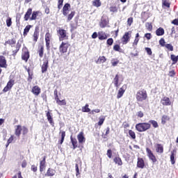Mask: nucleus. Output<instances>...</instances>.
Returning a JSON list of instances; mask_svg holds the SVG:
<instances>
[{"label":"nucleus","mask_w":178,"mask_h":178,"mask_svg":"<svg viewBox=\"0 0 178 178\" xmlns=\"http://www.w3.org/2000/svg\"><path fill=\"white\" fill-rule=\"evenodd\" d=\"M130 33L129 32H126L124 35L122 36V41L123 45H126L129 41H130Z\"/></svg>","instance_id":"12"},{"label":"nucleus","mask_w":178,"mask_h":178,"mask_svg":"<svg viewBox=\"0 0 178 178\" xmlns=\"http://www.w3.org/2000/svg\"><path fill=\"white\" fill-rule=\"evenodd\" d=\"M70 140L73 145V149H76L77 148V140L76 138H73L72 136L70 137Z\"/></svg>","instance_id":"29"},{"label":"nucleus","mask_w":178,"mask_h":178,"mask_svg":"<svg viewBox=\"0 0 178 178\" xmlns=\"http://www.w3.org/2000/svg\"><path fill=\"white\" fill-rule=\"evenodd\" d=\"M146 152L147 154V156L149 157V159L153 162V163H155L156 162V157H155V155H154V153H152V151L149 149V148H146Z\"/></svg>","instance_id":"7"},{"label":"nucleus","mask_w":178,"mask_h":178,"mask_svg":"<svg viewBox=\"0 0 178 178\" xmlns=\"http://www.w3.org/2000/svg\"><path fill=\"white\" fill-rule=\"evenodd\" d=\"M82 112H91V109L88 108V104H86L85 106L82 107Z\"/></svg>","instance_id":"41"},{"label":"nucleus","mask_w":178,"mask_h":178,"mask_svg":"<svg viewBox=\"0 0 178 178\" xmlns=\"http://www.w3.org/2000/svg\"><path fill=\"white\" fill-rule=\"evenodd\" d=\"M22 58L23 60H25V62H27L30 58V53L29 52V49H27L26 47H24L22 49Z\"/></svg>","instance_id":"6"},{"label":"nucleus","mask_w":178,"mask_h":178,"mask_svg":"<svg viewBox=\"0 0 178 178\" xmlns=\"http://www.w3.org/2000/svg\"><path fill=\"white\" fill-rule=\"evenodd\" d=\"M15 136H17V137H20V135L22 134V126L21 125L17 126V128L15 129Z\"/></svg>","instance_id":"26"},{"label":"nucleus","mask_w":178,"mask_h":178,"mask_svg":"<svg viewBox=\"0 0 178 178\" xmlns=\"http://www.w3.org/2000/svg\"><path fill=\"white\" fill-rule=\"evenodd\" d=\"M32 92L34 94V95H40L41 92V88H40V87L38 86H35L33 88Z\"/></svg>","instance_id":"23"},{"label":"nucleus","mask_w":178,"mask_h":178,"mask_svg":"<svg viewBox=\"0 0 178 178\" xmlns=\"http://www.w3.org/2000/svg\"><path fill=\"white\" fill-rule=\"evenodd\" d=\"M33 13V9L32 8H29L26 13H25L24 15V20L27 22L30 19V16H31V14Z\"/></svg>","instance_id":"22"},{"label":"nucleus","mask_w":178,"mask_h":178,"mask_svg":"<svg viewBox=\"0 0 178 178\" xmlns=\"http://www.w3.org/2000/svg\"><path fill=\"white\" fill-rule=\"evenodd\" d=\"M6 44H8L9 45H15V44H16V40L12 39V40H8L6 42Z\"/></svg>","instance_id":"44"},{"label":"nucleus","mask_w":178,"mask_h":178,"mask_svg":"<svg viewBox=\"0 0 178 178\" xmlns=\"http://www.w3.org/2000/svg\"><path fill=\"white\" fill-rule=\"evenodd\" d=\"M165 47L167 48V49H169V51H173V46L172 44H166Z\"/></svg>","instance_id":"53"},{"label":"nucleus","mask_w":178,"mask_h":178,"mask_svg":"<svg viewBox=\"0 0 178 178\" xmlns=\"http://www.w3.org/2000/svg\"><path fill=\"white\" fill-rule=\"evenodd\" d=\"M145 51H146L147 55H149V56L152 55V50H151V48H149V47H145Z\"/></svg>","instance_id":"52"},{"label":"nucleus","mask_w":178,"mask_h":178,"mask_svg":"<svg viewBox=\"0 0 178 178\" xmlns=\"http://www.w3.org/2000/svg\"><path fill=\"white\" fill-rule=\"evenodd\" d=\"M118 63H119V60H118V59H112L111 60L112 66H117Z\"/></svg>","instance_id":"50"},{"label":"nucleus","mask_w":178,"mask_h":178,"mask_svg":"<svg viewBox=\"0 0 178 178\" xmlns=\"http://www.w3.org/2000/svg\"><path fill=\"white\" fill-rule=\"evenodd\" d=\"M168 120H169V116L164 115L162 116L161 118V123L162 124H165V123H166V122H168Z\"/></svg>","instance_id":"36"},{"label":"nucleus","mask_w":178,"mask_h":178,"mask_svg":"<svg viewBox=\"0 0 178 178\" xmlns=\"http://www.w3.org/2000/svg\"><path fill=\"white\" fill-rule=\"evenodd\" d=\"M45 42H46V47L49 49V45L51 44V33H47L45 34Z\"/></svg>","instance_id":"18"},{"label":"nucleus","mask_w":178,"mask_h":178,"mask_svg":"<svg viewBox=\"0 0 178 178\" xmlns=\"http://www.w3.org/2000/svg\"><path fill=\"white\" fill-rule=\"evenodd\" d=\"M107 45H112L113 44V38H108V40H107Z\"/></svg>","instance_id":"57"},{"label":"nucleus","mask_w":178,"mask_h":178,"mask_svg":"<svg viewBox=\"0 0 178 178\" xmlns=\"http://www.w3.org/2000/svg\"><path fill=\"white\" fill-rule=\"evenodd\" d=\"M122 81L123 78H122V75L116 74L115 78L113 79V83H114V86L115 87H116V88H119Z\"/></svg>","instance_id":"4"},{"label":"nucleus","mask_w":178,"mask_h":178,"mask_svg":"<svg viewBox=\"0 0 178 178\" xmlns=\"http://www.w3.org/2000/svg\"><path fill=\"white\" fill-rule=\"evenodd\" d=\"M59 37L60 41H63L65 40H69V36L67 35V33L66 32V30L64 29H59L57 31Z\"/></svg>","instance_id":"3"},{"label":"nucleus","mask_w":178,"mask_h":178,"mask_svg":"<svg viewBox=\"0 0 178 178\" xmlns=\"http://www.w3.org/2000/svg\"><path fill=\"white\" fill-rule=\"evenodd\" d=\"M113 49L114 51H116L117 52H120L122 54L124 52L123 49L120 48V46L119 44L114 45Z\"/></svg>","instance_id":"33"},{"label":"nucleus","mask_w":178,"mask_h":178,"mask_svg":"<svg viewBox=\"0 0 178 178\" xmlns=\"http://www.w3.org/2000/svg\"><path fill=\"white\" fill-rule=\"evenodd\" d=\"M70 46V44H69V42H62L59 47L60 52H62V54H65V52H67V49Z\"/></svg>","instance_id":"5"},{"label":"nucleus","mask_w":178,"mask_h":178,"mask_svg":"<svg viewBox=\"0 0 178 178\" xmlns=\"http://www.w3.org/2000/svg\"><path fill=\"white\" fill-rule=\"evenodd\" d=\"M49 63V62L48 60V58H44L43 64L42 65V67H41L42 73H46V72L48 70Z\"/></svg>","instance_id":"8"},{"label":"nucleus","mask_w":178,"mask_h":178,"mask_svg":"<svg viewBox=\"0 0 178 178\" xmlns=\"http://www.w3.org/2000/svg\"><path fill=\"white\" fill-rule=\"evenodd\" d=\"M127 88V85H124L122 86V88L119 89L118 92L117 94L118 99L123 97V94H124V92L126 91Z\"/></svg>","instance_id":"9"},{"label":"nucleus","mask_w":178,"mask_h":178,"mask_svg":"<svg viewBox=\"0 0 178 178\" xmlns=\"http://www.w3.org/2000/svg\"><path fill=\"white\" fill-rule=\"evenodd\" d=\"M22 131H23V134H27L29 133V129L26 127H22Z\"/></svg>","instance_id":"56"},{"label":"nucleus","mask_w":178,"mask_h":178,"mask_svg":"<svg viewBox=\"0 0 178 178\" xmlns=\"http://www.w3.org/2000/svg\"><path fill=\"white\" fill-rule=\"evenodd\" d=\"M138 41H140V39L135 38V40L133 43V47H136V45H137V44H138Z\"/></svg>","instance_id":"59"},{"label":"nucleus","mask_w":178,"mask_h":178,"mask_svg":"<svg viewBox=\"0 0 178 178\" xmlns=\"http://www.w3.org/2000/svg\"><path fill=\"white\" fill-rule=\"evenodd\" d=\"M6 22L7 27H10V26H12V18H10V17H8Z\"/></svg>","instance_id":"46"},{"label":"nucleus","mask_w":178,"mask_h":178,"mask_svg":"<svg viewBox=\"0 0 178 178\" xmlns=\"http://www.w3.org/2000/svg\"><path fill=\"white\" fill-rule=\"evenodd\" d=\"M109 133H111V129L109 128V127H108L106 129V133L104 135H102V137L104 138H106V136H108V134H109Z\"/></svg>","instance_id":"48"},{"label":"nucleus","mask_w":178,"mask_h":178,"mask_svg":"<svg viewBox=\"0 0 178 178\" xmlns=\"http://www.w3.org/2000/svg\"><path fill=\"white\" fill-rule=\"evenodd\" d=\"M69 9H70V5L67 3L63 8V15L64 16H67V15H69Z\"/></svg>","instance_id":"17"},{"label":"nucleus","mask_w":178,"mask_h":178,"mask_svg":"<svg viewBox=\"0 0 178 178\" xmlns=\"http://www.w3.org/2000/svg\"><path fill=\"white\" fill-rule=\"evenodd\" d=\"M151 129V124L147 122L138 123L136 125V129L140 133H143V131H147Z\"/></svg>","instance_id":"2"},{"label":"nucleus","mask_w":178,"mask_h":178,"mask_svg":"<svg viewBox=\"0 0 178 178\" xmlns=\"http://www.w3.org/2000/svg\"><path fill=\"white\" fill-rule=\"evenodd\" d=\"M132 23H133V17L128 18L127 19L128 26H131Z\"/></svg>","instance_id":"58"},{"label":"nucleus","mask_w":178,"mask_h":178,"mask_svg":"<svg viewBox=\"0 0 178 178\" xmlns=\"http://www.w3.org/2000/svg\"><path fill=\"white\" fill-rule=\"evenodd\" d=\"M45 159H47V156H44L42 161L40 162V171L44 172L45 170Z\"/></svg>","instance_id":"21"},{"label":"nucleus","mask_w":178,"mask_h":178,"mask_svg":"<svg viewBox=\"0 0 178 178\" xmlns=\"http://www.w3.org/2000/svg\"><path fill=\"white\" fill-rule=\"evenodd\" d=\"M56 104H58V105H60V106L66 105V100L65 99L59 100L58 102H56Z\"/></svg>","instance_id":"51"},{"label":"nucleus","mask_w":178,"mask_h":178,"mask_svg":"<svg viewBox=\"0 0 178 178\" xmlns=\"http://www.w3.org/2000/svg\"><path fill=\"white\" fill-rule=\"evenodd\" d=\"M0 67H6V59L3 56H0Z\"/></svg>","instance_id":"24"},{"label":"nucleus","mask_w":178,"mask_h":178,"mask_svg":"<svg viewBox=\"0 0 178 178\" xmlns=\"http://www.w3.org/2000/svg\"><path fill=\"white\" fill-rule=\"evenodd\" d=\"M171 60H172V62H174V63H177L178 56H176L175 54H172L171 55Z\"/></svg>","instance_id":"45"},{"label":"nucleus","mask_w":178,"mask_h":178,"mask_svg":"<svg viewBox=\"0 0 178 178\" xmlns=\"http://www.w3.org/2000/svg\"><path fill=\"white\" fill-rule=\"evenodd\" d=\"M46 116H47V120L49 122V124H51V126H52L54 127V126L55 125V122H54V119L52 118V115H51V113L49 111H48L46 114Z\"/></svg>","instance_id":"20"},{"label":"nucleus","mask_w":178,"mask_h":178,"mask_svg":"<svg viewBox=\"0 0 178 178\" xmlns=\"http://www.w3.org/2000/svg\"><path fill=\"white\" fill-rule=\"evenodd\" d=\"M161 103L162 104V105H164L165 106H169L172 105V102H170V99H169V97H164L161 99Z\"/></svg>","instance_id":"13"},{"label":"nucleus","mask_w":178,"mask_h":178,"mask_svg":"<svg viewBox=\"0 0 178 178\" xmlns=\"http://www.w3.org/2000/svg\"><path fill=\"white\" fill-rule=\"evenodd\" d=\"M98 38L99 40H106V38H108V35H106V33H105V32L104 31H99L98 33Z\"/></svg>","instance_id":"25"},{"label":"nucleus","mask_w":178,"mask_h":178,"mask_svg":"<svg viewBox=\"0 0 178 178\" xmlns=\"http://www.w3.org/2000/svg\"><path fill=\"white\" fill-rule=\"evenodd\" d=\"M13 141V136H11L10 137V138L8 140L7 143H8V145H9V144L12 143V142Z\"/></svg>","instance_id":"63"},{"label":"nucleus","mask_w":178,"mask_h":178,"mask_svg":"<svg viewBox=\"0 0 178 178\" xmlns=\"http://www.w3.org/2000/svg\"><path fill=\"white\" fill-rule=\"evenodd\" d=\"M74 15H76V12L72 11L70 15L67 16V22H70L73 17H74Z\"/></svg>","instance_id":"39"},{"label":"nucleus","mask_w":178,"mask_h":178,"mask_svg":"<svg viewBox=\"0 0 178 178\" xmlns=\"http://www.w3.org/2000/svg\"><path fill=\"white\" fill-rule=\"evenodd\" d=\"M145 27L146 29L149 31H152V24L149 23V22H147L145 24Z\"/></svg>","instance_id":"43"},{"label":"nucleus","mask_w":178,"mask_h":178,"mask_svg":"<svg viewBox=\"0 0 178 178\" xmlns=\"http://www.w3.org/2000/svg\"><path fill=\"white\" fill-rule=\"evenodd\" d=\"M110 12H113V13L118 12V8L116 6L110 7Z\"/></svg>","instance_id":"54"},{"label":"nucleus","mask_w":178,"mask_h":178,"mask_svg":"<svg viewBox=\"0 0 178 178\" xmlns=\"http://www.w3.org/2000/svg\"><path fill=\"white\" fill-rule=\"evenodd\" d=\"M92 5L93 6H96V8H99V6H101V0H94Z\"/></svg>","instance_id":"35"},{"label":"nucleus","mask_w":178,"mask_h":178,"mask_svg":"<svg viewBox=\"0 0 178 178\" xmlns=\"http://www.w3.org/2000/svg\"><path fill=\"white\" fill-rule=\"evenodd\" d=\"M31 27H33L31 25H28L25 27V29H24V35L26 36L27 35V33H29V31H30V29H31Z\"/></svg>","instance_id":"37"},{"label":"nucleus","mask_w":178,"mask_h":178,"mask_svg":"<svg viewBox=\"0 0 178 178\" xmlns=\"http://www.w3.org/2000/svg\"><path fill=\"white\" fill-rule=\"evenodd\" d=\"M39 35H40V29H38V26H36L33 33V41L35 42H37Z\"/></svg>","instance_id":"19"},{"label":"nucleus","mask_w":178,"mask_h":178,"mask_svg":"<svg viewBox=\"0 0 178 178\" xmlns=\"http://www.w3.org/2000/svg\"><path fill=\"white\" fill-rule=\"evenodd\" d=\"M14 85H15V81L10 80L8 82L6 86L3 88V92H8V91H9V90L12 89V88L13 87Z\"/></svg>","instance_id":"10"},{"label":"nucleus","mask_w":178,"mask_h":178,"mask_svg":"<svg viewBox=\"0 0 178 178\" xmlns=\"http://www.w3.org/2000/svg\"><path fill=\"white\" fill-rule=\"evenodd\" d=\"M156 34L158 36L163 35V34H165V30L163 28H159L156 31Z\"/></svg>","instance_id":"30"},{"label":"nucleus","mask_w":178,"mask_h":178,"mask_svg":"<svg viewBox=\"0 0 178 178\" xmlns=\"http://www.w3.org/2000/svg\"><path fill=\"white\" fill-rule=\"evenodd\" d=\"M149 123H151V124H152L153 127L154 128L158 127V122H156L155 120H149Z\"/></svg>","instance_id":"49"},{"label":"nucleus","mask_w":178,"mask_h":178,"mask_svg":"<svg viewBox=\"0 0 178 178\" xmlns=\"http://www.w3.org/2000/svg\"><path fill=\"white\" fill-rule=\"evenodd\" d=\"M107 156H108V158H112V150L108 149V151H107Z\"/></svg>","instance_id":"62"},{"label":"nucleus","mask_w":178,"mask_h":178,"mask_svg":"<svg viewBox=\"0 0 178 178\" xmlns=\"http://www.w3.org/2000/svg\"><path fill=\"white\" fill-rule=\"evenodd\" d=\"M76 176L80 175V170H79V164L75 165Z\"/></svg>","instance_id":"55"},{"label":"nucleus","mask_w":178,"mask_h":178,"mask_svg":"<svg viewBox=\"0 0 178 178\" xmlns=\"http://www.w3.org/2000/svg\"><path fill=\"white\" fill-rule=\"evenodd\" d=\"M138 118H143L144 117V113L143 111H138L137 113Z\"/></svg>","instance_id":"61"},{"label":"nucleus","mask_w":178,"mask_h":178,"mask_svg":"<svg viewBox=\"0 0 178 178\" xmlns=\"http://www.w3.org/2000/svg\"><path fill=\"white\" fill-rule=\"evenodd\" d=\"M38 54L40 58H42L44 56V47H41L40 49L38 50Z\"/></svg>","instance_id":"47"},{"label":"nucleus","mask_w":178,"mask_h":178,"mask_svg":"<svg viewBox=\"0 0 178 178\" xmlns=\"http://www.w3.org/2000/svg\"><path fill=\"white\" fill-rule=\"evenodd\" d=\"M104 122H105V117L104 116L99 117L98 126H102V124H104Z\"/></svg>","instance_id":"38"},{"label":"nucleus","mask_w":178,"mask_h":178,"mask_svg":"<svg viewBox=\"0 0 178 178\" xmlns=\"http://www.w3.org/2000/svg\"><path fill=\"white\" fill-rule=\"evenodd\" d=\"M129 134L133 140H136V133L133 130H129Z\"/></svg>","instance_id":"42"},{"label":"nucleus","mask_w":178,"mask_h":178,"mask_svg":"<svg viewBox=\"0 0 178 178\" xmlns=\"http://www.w3.org/2000/svg\"><path fill=\"white\" fill-rule=\"evenodd\" d=\"M159 44H160V45H161V47H165V39L161 38L159 40Z\"/></svg>","instance_id":"60"},{"label":"nucleus","mask_w":178,"mask_h":178,"mask_svg":"<svg viewBox=\"0 0 178 178\" xmlns=\"http://www.w3.org/2000/svg\"><path fill=\"white\" fill-rule=\"evenodd\" d=\"M154 147L156 148V152L158 154H163V145L156 143Z\"/></svg>","instance_id":"14"},{"label":"nucleus","mask_w":178,"mask_h":178,"mask_svg":"<svg viewBox=\"0 0 178 178\" xmlns=\"http://www.w3.org/2000/svg\"><path fill=\"white\" fill-rule=\"evenodd\" d=\"M115 163H116L117 165H118V166H122V165H123V163L122 162V159H120V157L117 156L113 159Z\"/></svg>","instance_id":"27"},{"label":"nucleus","mask_w":178,"mask_h":178,"mask_svg":"<svg viewBox=\"0 0 178 178\" xmlns=\"http://www.w3.org/2000/svg\"><path fill=\"white\" fill-rule=\"evenodd\" d=\"M145 38H147V40H149L150 38H152V35H151V33H146L145 35Z\"/></svg>","instance_id":"64"},{"label":"nucleus","mask_w":178,"mask_h":178,"mask_svg":"<svg viewBox=\"0 0 178 178\" xmlns=\"http://www.w3.org/2000/svg\"><path fill=\"white\" fill-rule=\"evenodd\" d=\"M104 62H106V58L105 56H99L96 63L100 65V63H104Z\"/></svg>","instance_id":"31"},{"label":"nucleus","mask_w":178,"mask_h":178,"mask_svg":"<svg viewBox=\"0 0 178 178\" xmlns=\"http://www.w3.org/2000/svg\"><path fill=\"white\" fill-rule=\"evenodd\" d=\"M148 97V95H147V90L143 89L140 90L136 92V101L138 102H143V101H145Z\"/></svg>","instance_id":"1"},{"label":"nucleus","mask_w":178,"mask_h":178,"mask_svg":"<svg viewBox=\"0 0 178 178\" xmlns=\"http://www.w3.org/2000/svg\"><path fill=\"white\" fill-rule=\"evenodd\" d=\"M77 138L79 144H84L86 143V137H84L83 132H80L77 136Z\"/></svg>","instance_id":"15"},{"label":"nucleus","mask_w":178,"mask_h":178,"mask_svg":"<svg viewBox=\"0 0 178 178\" xmlns=\"http://www.w3.org/2000/svg\"><path fill=\"white\" fill-rule=\"evenodd\" d=\"M145 166V163L144 162V159H143V158H138L137 168H139L140 169H144Z\"/></svg>","instance_id":"16"},{"label":"nucleus","mask_w":178,"mask_h":178,"mask_svg":"<svg viewBox=\"0 0 178 178\" xmlns=\"http://www.w3.org/2000/svg\"><path fill=\"white\" fill-rule=\"evenodd\" d=\"M39 11H33L31 17L29 18L30 20H36L37 16H38Z\"/></svg>","instance_id":"32"},{"label":"nucleus","mask_w":178,"mask_h":178,"mask_svg":"<svg viewBox=\"0 0 178 178\" xmlns=\"http://www.w3.org/2000/svg\"><path fill=\"white\" fill-rule=\"evenodd\" d=\"M55 175V170L52 168H49L47 170V174L45 176L52 177Z\"/></svg>","instance_id":"28"},{"label":"nucleus","mask_w":178,"mask_h":178,"mask_svg":"<svg viewBox=\"0 0 178 178\" xmlns=\"http://www.w3.org/2000/svg\"><path fill=\"white\" fill-rule=\"evenodd\" d=\"M61 134V140L60 144H63V141H65V137H66V132L65 131L60 132Z\"/></svg>","instance_id":"34"},{"label":"nucleus","mask_w":178,"mask_h":178,"mask_svg":"<svg viewBox=\"0 0 178 178\" xmlns=\"http://www.w3.org/2000/svg\"><path fill=\"white\" fill-rule=\"evenodd\" d=\"M108 17L104 15L101 19L100 27H102V29H104V27H106V26L108 25Z\"/></svg>","instance_id":"11"},{"label":"nucleus","mask_w":178,"mask_h":178,"mask_svg":"<svg viewBox=\"0 0 178 178\" xmlns=\"http://www.w3.org/2000/svg\"><path fill=\"white\" fill-rule=\"evenodd\" d=\"M170 162L172 165H175V163H176V161L175 160V153L173 152H171Z\"/></svg>","instance_id":"40"}]
</instances>
